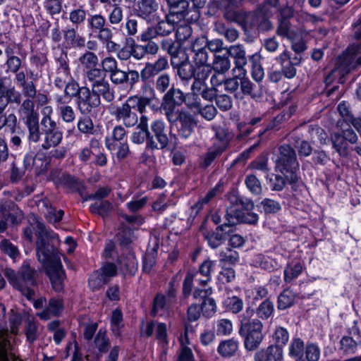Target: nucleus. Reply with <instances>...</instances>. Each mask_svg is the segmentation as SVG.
Instances as JSON below:
<instances>
[{
    "instance_id": "f257e3e1",
    "label": "nucleus",
    "mask_w": 361,
    "mask_h": 361,
    "mask_svg": "<svg viewBox=\"0 0 361 361\" xmlns=\"http://www.w3.org/2000/svg\"><path fill=\"white\" fill-rule=\"evenodd\" d=\"M35 233L36 252L38 261L42 264L51 282L53 288L60 292L63 288L66 275L61 258L56 247L60 243L58 235L47 229L44 224L35 219L34 223L24 229V237L32 241V233Z\"/></svg>"
},
{
    "instance_id": "f03ea898",
    "label": "nucleus",
    "mask_w": 361,
    "mask_h": 361,
    "mask_svg": "<svg viewBox=\"0 0 361 361\" xmlns=\"http://www.w3.org/2000/svg\"><path fill=\"white\" fill-rule=\"evenodd\" d=\"M5 276L15 289L19 290L28 300L32 299L35 295L32 288L37 285V271L31 267L30 260L23 262L18 274L11 269H6Z\"/></svg>"
},
{
    "instance_id": "7ed1b4c3",
    "label": "nucleus",
    "mask_w": 361,
    "mask_h": 361,
    "mask_svg": "<svg viewBox=\"0 0 361 361\" xmlns=\"http://www.w3.org/2000/svg\"><path fill=\"white\" fill-rule=\"evenodd\" d=\"M252 314V310H246L241 317L238 331L240 336L243 338L245 348L248 351L256 350L264 339L263 324L259 319H250Z\"/></svg>"
},
{
    "instance_id": "20e7f679",
    "label": "nucleus",
    "mask_w": 361,
    "mask_h": 361,
    "mask_svg": "<svg viewBox=\"0 0 361 361\" xmlns=\"http://www.w3.org/2000/svg\"><path fill=\"white\" fill-rule=\"evenodd\" d=\"M274 163L275 170L286 176L290 184L298 182L300 164L295 151L290 145L284 144L279 147Z\"/></svg>"
},
{
    "instance_id": "39448f33",
    "label": "nucleus",
    "mask_w": 361,
    "mask_h": 361,
    "mask_svg": "<svg viewBox=\"0 0 361 361\" xmlns=\"http://www.w3.org/2000/svg\"><path fill=\"white\" fill-rule=\"evenodd\" d=\"M135 111L140 114H143L146 111L141 100L135 97H129L121 105L112 106L109 108V114L126 128H132L137 125L138 116Z\"/></svg>"
},
{
    "instance_id": "423d86ee",
    "label": "nucleus",
    "mask_w": 361,
    "mask_h": 361,
    "mask_svg": "<svg viewBox=\"0 0 361 361\" xmlns=\"http://www.w3.org/2000/svg\"><path fill=\"white\" fill-rule=\"evenodd\" d=\"M20 119L25 125L27 131V140L30 143H38L41 140L39 125V114L35 109V102L30 99H25L18 109Z\"/></svg>"
},
{
    "instance_id": "0eeeda50",
    "label": "nucleus",
    "mask_w": 361,
    "mask_h": 361,
    "mask_svg": "<svg viewBox=\"0 0 361 361\" xmlns=\"http://www.w3.org/2000/svg\"><path fill=\"white\" fill-rule=\"evenodd\" d=\"M165 116L170 124L173 125L177 123L178 134L183 139H188L193 133L197 125L195 115L184 109H180Z\"/></svg>"
},
{
    "instance_id": "6e6552de",
    "label": "nucleus",
    "mask_w": 361,
    "mask_h": 361,
    "mask_svg": "<svg viewBox=\"0 0 361 361\" xmlns=\"http://www.w3.org/2000/svg\"><path fill=\"white\" fill-rule=\"evenodd\" d=\"M330 140L333 148L338 155L346 157L349 154V144H356L358 141V136L355 130L349 127L331 133Z\"/></svg>"
},
{
    "instance_id": "1a4fd4ad",
    "label": "nucleus",
    "mask_w": 361,
    "mask_h": 361,
    "mask_svg": "<svg viewBox=\"0 0 361 361\" xmlns=\"http://www.w3.org/2000/svg\"><path fill=\"white\" fill-rule=\"evenodd\" d=\"M170 8L169 15H172L178 23L185 20L187 23L197 21L200 18L199 11L190 6L186 0H173V4H168Z\"/></svg>"
},
{
    "instance_id": "9d476101",
    "label": "nucleus",
    "mask_w": 361,
    "mask_h": 361,
    "mask_svg": "<svg viewBox=\"0 0 361 361\" xmlns=\"http://www.w3.org/2000/svg\"><path fill=\"white\" fill-rule=\"evenodd\" d=\"M149 140L146 142V150L163 149L169 144V138L166 133V124L160 119L153 121L151 123Z\"/></svg>"
},
{
    "instance_id": "9b49d317",
    "label": "nucleus",
    "mask_w": 361,
    "mask_h": 361,
    "mask_svg": "<svg viewBox=\"0 0 361 361\" xmlns=\"http://www.w3.org/2000/svg\"><path fill=\"white\" fill-rule=\"evenodd\" d=\"M101 104V99L97 95L86 86H82L80 94L75 99L77 109L82 115L87 116L93 109L97 108Z\"/></svg>"
},
{
    "instance_id": "f8f14e48",
    "label": "nucleus",
    "mask_w": 361,
    "mask_h": 361,
    "mask_svg": "<svg viewBox=\"0 0 361 361\" xmlns=\"http://www.w3.org/2000/svg\"><path fill=\"white\" fill-rule=\"evenodd\" d=\"M276 33L279 36L286 38L290 42L291 49L295 52V55L300 56V54L307 49V46L301 35L296 32L291 26L287 25L286 22L280 23Z\"/></svg>"
},
{
    "instance_id": "ddd939ff",
    "label": "nucleus",
    "mask_w": 361,
    "mask_h": 361,
    "mask_svg": "<svg viewBox=\"0 0 361 361\" xmlns=\"http://www.w3.org/2000/svg\"><path fill=\"white\" fill-rule=\"evenodd\" d=\"M159 4L157 0H138L133 12L139 18L147 23H152L159 18Z\"/></svg>"
},
{
    "instance_id": "4468645a",
    "label": "nucleus",
    "mask_w": 361,
    "mask_h": 361,
    "mask_svg": "<svg viewBox=\"0 0 361 361\" xmlns=\"http://www.w3.org/2000/svg\"><path fill=\"white\" fill-rule=\"evenodd\" d=\"M224 218L225 221L220 227L221 229H224V226H232L240 222L255 224L258 221L259 216L256 213L250 212H247L245 214L233 207H231L227 209Z\"/></svg>"
},
{
    "instance_id": "2eb2a0df",
    "label": "nucleus",
    "mask_w": 361,
    "mask_h": 361,
    "mask_svg": "<svg viewBox=\"0 0 361 361\" xmlns=\"http://www.w3.org/2000/svg\"><path fill=\"white\" fill-rule=\"evenodd\" d=\"M41 147L48 150L51 147H57L62 141L63 132L60 130L57 123L42 126Z\"/></svg>"
},
{
    "instance_id": "dca6fc26",
    "label": "nucleus",
    "mask_w": 361,
    "mask_h": 361,
    "mask_svg": "<svg viewBox=\"0 0 361 361\" xmlns=\"http://www.w3.org/2000/svg\"><path fill=\"white\" fill-rule=\"evenodd\" d=\"M275 59L281 66L283 75L288 79H292L297 73L295 66L300 64L302 59L300 56H292L291 53L285 49Z\"/></svg>"
},
{
    "instance_id": "f3484780",
    "label": "nucleus",
    "mask_w": 361,
    "mask_h": 361,
    "mask_svg": "<svg viewBox=\"0 0 361 361\" xmlns=\"http://www.w3.org/2000/svg\"><path fill=\"white\" fill-rule=\"evenodd\" d=\"M185 102L184 93L178 88L171 87L163 97L161 105L164 114L167 116L180 110L177 107L181 106Z\"/></svg>"
},
{
    "instance_id": "a211bd4d",
    "label": "nucleus",
    "mask_w": 361,
    "mask_h": 361,
    "mask_svg": "<svg viewBox=\"0 0 361 361\" xmlns=\"http://www.w3.org/2000/svg\"><path fill=\"white\" fill-rule=\"evenodd\" d=\"M155 25L148 26L146 30H148L151 35H154L156 37H166L170 35L176 28L178 22L173 19L172 15L168 13L165 16L164 19L158 18Z\"/></svg>"
},
{
    "instance_id": "6ab92c4d",
    "label": "nucleus",
    "mask_w": 361,
    "mask_h": 361,
    "mask_svg": "<svg viewBox=\"0 0 361 361\" xmlns=\"http://www.w3.org/2000/svg\"><path fill=\"white\" fill-rule=\"evenodd\" d=\"M169 68L168 59L165 56H159L153 63H147L140 71V79L142 82H147L155 75L167 70Z\"/></svg>"
},
{
    "instance_id": "aec40b11",
    "label": "nucleus",
    "mask_w": 361,
    "mask_h": 361,
    "mask_svg": "<svg viewBox=\"0 0 361 361\" xmlns=\"http://www.w3.org/2000/svg\"><path fill=\"white\" fill-rule=\"evenodd\" d=\"M226 54L228 57L231 56L234 60L235 67L233 68V72L235 73L236 70L238 71H243L245 69V66L247 63V59L246 57V51L244 47L241 44L231 45L226 49Z\"/></svg>"
},
{
    "instance_id": "412c9836",
    "label": "nucleus",
    "mask_w": 361,
    "mask_h": 361,
    "mask_svg": "<svg viewBox=\"0 0 361 361\" xmlns=\"http://www.w3.org/2000/svg\"><path fill=\"white\" fill-rule=\"evenodd\" d=\"M212 130L214 132L212 147L224 152L228 147L231 140V135L228 130L220 126H213Z\"/></svg>"
},
{
    "instance_id": "4be33fe9",
    "label": "nucleus",
    "mask_w": 361,
    "mask_h": 361,
    "mask_svg": "<svg viewBox=\"0 0 361 361\" xmlns=\"http://www.w3.org/2000/svg\"><path fill=\"white\" fill-rule=\"evenodd\" d=\"M255 361H282L283 350L278 345H271L255 353Z\"/></svg>"
},
{
    "instance_id": "5701e85b",
    "label": "nucleus",
    "mask_w": 361,
    "mask_h": 361,
    "mask_svg": "<svg viewBox=\"0 0 361 361\" xmlns=\"http://www.w3.org/2000/svg\"><path fill=\"white\" fill-rule=\"evenodd\" d=\"M239 83V92L236 94V99H242L245 96L256 97L257 85L247 76L246 70L240 72Z\"/></svg>"
},
{
    "instance_id": "b1692460",
    "label": "nucleus",
    "mask_w": 361,
    "mask_h": 361,
    "mask_svg": "<svg viewBox=\"0 0 361 361\" xmlns=\"http://www.w3.org/2000/svg\"><path fill=\"white\" fill-rule=\"evenodd\" d=\"M43 326L36 321L33 316L28 315L25 320L24 331L26 340L30 344H32L39 336Z\"/></svg>"
},
{
    "instance_id": "393cba45",
    "label": "nucleus",
    "mask_w": 361,
    "mask_h": 361,
    "mask_svg": "<svg viewBox=\"0 0 361 361\" xmlns=\"http://www.w3.org/2000/svg\"><path fill=\"white\" fill-rule=\"evenodd\" d=\"M91 90L93 94L100 98L102 97L106 102H111L115 99V92L106 79L92 85Z\"/></svg>"
},
{
    "instance_id": "a878e982",
    "label": "nucleus",
    "mask_w": 361,
    "mask_h": 361,
    "mask_svg": "<svg viewBox=\"0 0 361 361\" xmlns=\"http://www.w3.org/2000/svg\"><path fill=\"white\" fill-rule=\"evenodd\" d=\"M271 13L264 12V9H257L252 14V27H257L259 30L268 31L272 28V24L269 20Z\"/></svg>"
},
{
    "instance_id": "bb28decb",
    "label": "nucleus",
    "mask_w": 361,
    "mask_h": 361,
    "mask_svg": "<svg viewBox=\"0 0 361 361\" xmlns=\"http://www.w3.org/2000/svg\"><path fill=\"white\" fill-rule=\"evenodd\" d=\"M157 37L151 35L150 32L146 29L141 32L137 37L138 41L145 42V44H142L146 54L155 56L159 51V44L154 41Z\"/></svg>"
},
{
    "instance_id": "cd10ccee",
    "label": "nucleus",
    "mask_w": 361,
    "mask_h": 361,
    "mask_svg": "<svg viewBox=\"0 0 361 361\" xmlns=\"http://www.w3.org/2000/svg\"><path fill=\"white\" fill-rule=\"evenodd\" d=\"M224 17L228 21L245 26L248 15L244 11L238 9V7L225 6Z\"/></svg>"
},
{
    "instance_id": "c85d7f7f",
    "label": "nucleus",
    "mask_w": 361,
    "mask_h": 361,
    "mask_svg": "<svg viewBox=\"0 0 361 361\" xmlns=\"http://www.w3.org/2000/svg\"><path fill=\"white\" fill-rule=\"evenodd\" d=\"M217 256L220 267L235 265L240 260L238 252L229 247L221 249Z\"/></svg>"
},
{
    "instance_id": "c756f323",
    "label": "nucleus",
    "mask_w": 361,
    "mask_h": 361,
    "mask_svg": "<svg viewBox=\"0 0 361 361\" xmlns=\"http://www.w3.org/2000/svg\"><path fill=\"white\" fill-rule=\"evenodd\" d=\"M200 42H204L203 37L196 39L192 44V51L195 53L193 56V66L209 65L210 63H208V51L205 47H199V45L201 46Z\"/></svg>"
},
{
    "instance_id": "7c9ffc66",
    "label": "nucleus",
    "mask_w": 361,
    "mask_h": 361,
    "mask_svg": "<svg viewBox=\"0 0 361 361\" xmlns=\"http://www.w3.org/2000/svg\"><path fill=\"white\" fill-rule=\"evenodd\" d=\"M64 41L73 47H84L85 37L78 33L76 28L68 27L63 31Z\"/></svg>"
},
{
    "instance_id": "2f4dec72",
    "label": "nucleus",
    "mask_w": 361,
    "mask_h": 361,
    "mask_svg": "<svg viewBox=\"0 0 361 361\" xmlns=\"http://www.w3.org/2000/svg\"><path fill=\"white\" fill-rule=\"evenodd\" d=\"M361 52V46L349 47L344 56V61L349 70L356 69L361 66V56L357 54Z\"/></svg>"
},
{
    "instance_id": "473e14b6",
    "label": "nucleus",
    "mask_w": 361,
    "mask_h": 361,
    "mask_svg": "<svg viewBox=\"0 0 361 361\" xmlns=\"http://www.w3.org/2000/svg\"><path fill=\"white\" fill-rule=\"evenodd\" d=\"M126 132L122 126H116L112 131L111 137H106L105 145L108 150L113 152L116 149V142L122 140L126 136Z\"/></svg>"
},
{
    "instance_id": "72a5a7b5",
    "label": "nucleus",
    "mask_w": 361,
    "mask_h": 361,
    "mask_svg": "<svg viewBox=\"0 0 361 361\" xmlns=\"http://www.w3.org/2000/svg\"><path fill=\"white\" fill-rule=\"evenodd\" d=\"M239 343L234 338L223 341L217 348V352L223 357H231L238 348Z\"/></svg>"
},
{
    "instance_id": "f704fd0d",
    "label": "nucleus",
    "mask_w": 361,
    "mask_h": 361,
    "mask_svg": "<svg viewBox=\"0 0 361 361\" xmlns=\"http://www.w3.org/2000/svg\"><path fill=\"white\" fill-rule=\"evenodd\" d=\"M173 67L177 69V75L183 82H188L194 77V66L189 62L183 61L179 64L173 65Z\"/></svg>"
},
{
    "instance_id": "c9c22d12",
    "label": "nucleus",
    "mask_w": 361,
    "mask_h": 361,
    "mask_svg": "<svg viewBox=\"0 0 361 361\" xmlns=\"http://www.w3.org/2000/svg\"><path fill=\"white\" fill-rule=\"evenodd\" d=\"M214 71L226 73L231 68V63L227 54L215 55L212 63Z\"/></svg>"
},
{
    "instance_id": "e433bc0d",
    "label": "nucleus",
    "mask_w": 361,
    "mask_h": 361,
    "mask_svg": "<svg viewBox=\"0 0 361 361\" xmlns=\"http://www.w3.org/2000/svg\"><path fill=\"white\" fill-rule=\"evenodd\" d=\"M10 341L8 334L0 333V361H16L15 355L9 353Z\"/></svg>"
},
{
    "instance_id": "4c0bfd02",
    "label": "nucleus",
    "mask_w": 361,
    "mask_h": 361,
    "mask_svg": "<svg viewBox=\"0 0 361 361\" xmlns=\"http://www.w3.org/2000/svg\"><path fill=\"white\" fill-rule=\"evenodd\" d=\"M304 350L303 341L299 338H293L288 347V355L296 361H303Z\"/></svg>"
},
{
    "instance_id": "58836bf2",
    "label": "nucleus",
    "mask_w": 361,
    "mask_h": 361,
    "mask_svg": "<svg viewBox=\"0 0 361 361\" xmlns=\"http://www.w3.org/2000/svg\"><path fill=\"white\" fill-rule=\"evenodd\" d=\"M222 226H219L216 231L212 232V233H208L205 235V238L207 239L208 244L210 247L215 249L219 247L223 241L225 239V234L223 233L224 231L225 233L227 232L226 231V228L228 226H224V229H221L220 227Z\"/></svg>"
},
{
    "instance_id": "ea45409f",
    "label": "nucleus",
    "mask_w": 361,
    "mask_h": 361,
    "mask_svg": "<svg viewBox=\"0 0 361 361\" xmlns=\"http://www.w3.org/2000/svg\"><path fill=\"white\" fill-rule=\"evenodd\" d=\"M78 61L84 71L97 66L99 63V58L94 52L86 51L79 56Z\"/></svg>"
},
{
    "instance_id": "a19ab883",
    "label": "nucleus",
    "mask_w": 361,
    "mask_h": 361,
    "mask_svg": "<svg viewBox=\"0 0 361 361\" xmlns=\"http://www.w3.org/2000/svg\"><path fill=\"white\" fill-rule=\"evenodd\" d=\"M259 60V55L257 53L252 54L250 57V61L252 63V78L257 82H261L264 77V71Z\"/></svg>"
},
{
    "instance_id": "79ce46f5",
    "label": "nucleus",
    "mask_w": 361,
    "mask_h": 361,
    "mask_svg": "<svg viewBox=\"0 0 361 361\" xmlns=\"http://www.w3.org/2000/svg\"><path fill=\"white\" fill-rule=\"evenodd\" d=\"M303 270V267L300 262L295 264H288L283 273V279L286 283H291L296 279Z\"/></svg>"
},
{
    "instance_id": "37998d69",
    "label": "nucleus",
    "mask_w": 361,
    "mask_h": 361,
    "mask_svg": "<svg viewBox=\"0 0 361 361\" xmlns=\"http://www.w3.org/2000/svg\"><path fill=\"white\" fill-rule=\"evenodd\" d=\"M83 77L85 82H90L91 86L106 79V75L103 73L101 68H97V66L84 71Z\"/></svg>"
},
{
    "instance_id": "c03bdc74",
    "label": "nucleus",
    "mask_w": 361,
    "mask_h": 361,
    "mask_svg": "<svg viewBox=\"0 0 361 361\" xmlns=\"http://www.w3.org/2000/svg\"><path fill=\"white\" fill-rule=\"evenodd\" d=\"M87 11L82 6H78L72 9L68 14V20L76 28L82 25L87 18Z\"/></svg>"
},
{
    "instance_id": "a18cd8bd",
    "label": "nucleus",
    "mask_w": 361,
    "mask_h": 361,
    "mask_svg": "<svg viewBox=\"0 0 361 361\" xmlns=\"http://www.w3.org/2000/svg\"><path fill=\"white\" fill-rule=\"evenodd\" d=\"M94 344L99 353H105L108 351L110 347V342L105 330L102 329L99 330L94 338Z\"/></svg>"
},
{
    "instance_id": "49530a36",
    "label": "nucleus",
    "mask_w": 361,
    "mask_h": 361,
    "mask_svg": "<svg viewBox=\"0 0 361 361\" xmlns=\"http://www.w3.org/2000/svg\"><path fill=\"white\" fill-rule=\"evenodd\" d=\"M295 298V295L292 290L289 289H285L282 293H280L278 297V309L286 310L290 307L293 305Z\"/></svg>"
},
{
    "instance_id": "de8ad7c7",
    "label": "nucleus",
    "mask_w": 361,
    "mask_h": 361,
    "mask_svg": "<svg viewBox=\"0 0 361 361\" xmlns=\"http://www.w3.org/2000/svg\"><path fill=\"white\" fill-rule=\"evenodd\" d=\"M215 30L230 42L235 41L239 36V32L236 29L227 27L223 23H216L215 24Z\"/></svg>"
},
{
    "instance_id": "09e8293b",
    "label": "nucleus",
    "mask_w": 361,
    "mask_h": 361,
    "mask_svg": "<svg viewBox=\"0 0 361 361\" xmlns=\"http://www.w3.org/2000/svg\"><path fill=\"white\" fill-rule=\"evenodd\" d=\"M216 265V262L211 259L204 261L199 267V273L203 276L204 279H200L199 283L206 285L211 280V274Z\"/></svg>"
},
{
    "instance_id": "8fccbe9b",
    "label": "nucleus",
    "mask_w": 361,
    "mask_h": 361,
    "mask_svg": "<svg viewBox=\"0 0 361 361\" xmlns=\"http://www.w3.org/2000/svg\"><path fill=\"white\" fill-rule=\"evenodd\" d=\"M60 183L64 188L73 192H80L82 188V183L69 174H63Z\"/></svg>"
},
{
    "instance_id": "3c124183",
    "label": "nucleus",
    "mask_w": 361,
    "mask_h": 361,
    "mask_svg": "<svg viewBox=\"0 0 361 361\" xmlns=\"http://www.w3.org/2000/svg\"><path fill=\"white\" fill-rule=\"evenodd\" d=\"M145 84L141 87L142 95H133V97H135L137 99H140L142 104H144V109L146 110L147 106H148L151 101L152 98L155 95V91L154 87L147 82H144Z\"/></svg>"
},
{
    "instance_id": "603ef678",
    "label": "nucleus",
    "mask_w": 361,
    "mask_h": 361,
    "mask_svg": "<svg viewBox=\"0 0 361 361\" xmlns=\"http://www.w3.org/2000/svg\"><path fill=\"white\" fill-rule=\"evenodd\" d=\"M106 18L101 14H94L87 18V27L92 32H97L106 25Z\"/></svg>"
},
{
    "instance_id": "864d4df0",
    "label": "nucleus",
    "mask_w": 361,
    "mask_h": 361,
    "mask_svg": "<svg viewBox=\"0 0 361 361\" xmlns=\"http://www.w3.org/2000/svg\"><path fill=\"white\" fill-rule=\"evenodd\" d=\"M167 326L165 323L157 322L155 329V338L163 348L169 345Z\"/></svg>"
},
{
    "instance_id": "5fc2aeb1",
    "label": "nucleus",
    "mask_w": 361,
    "mask_h": 361,
    "mask_svg": "<svg viewBox=\"0 0 361 361\" xmlns=\"http://www.w3.org/2000/svg\"><path fill=\"white\" fill-rule=\"evenodd\" d=\"M240 78V71L233 77L228 78L224 82V89L226 92L233 94L234 97L236 99V94L239 92Z\"/></svg>"
},
{
    "instance_id": "6e6d98bb",
    "label": "nucleus",
    "mask_w": 361,
    "mask_h": 361,
    "mask_svg": "<svg viewBox=\"0 0 361 361\" xmlns=\"http://www.w3.org/2000/svg\"><path fill=\"white\" fill-rule=\"evenodd\" d=\"M274 310V303L269 300H265L257 308L256 313L258 317L267 319L273 314Z\"/></svg>"
},
{
    "instance_id": "4d7b16f0",
    "label": "nucleus",
    "mask_w": 361,
    "mask_h": 361,
    "mask_svg": "<svg viewBox=\"0 0 361 361\" xmlns=\"http://www.w3.org/2000/svg\"><path fill=\"white\" fill-rule=\"evenodd\" d=\"M266 178L269 181V184L271 190L281 191L286 185V180L281 175L267 173Z\"/></svg>"
},
{
    "instance_id": "13d9d810",
    "label": "nucleus",
    "mask_w": 361,
    "mask_h": 361,
    "mask_svg": "<svg viewBox=\"0 0 361 361\" xmlns=\"http://www.w3.org/2000/svg\"><path fill=\"white\" fill-rule=\"evenodd\" d=\"M216 331L219 336H228L233 331V324L228 319H220L215 322Z\"/></svg>"
},
{
    "instance_id": "bf43d9fd",
    "label": "nucleus",
    "mask_w": 361,
    "mask_h": 361,
    "mask_svg": "<svg viewBox=\"0 0 361 361\" xmlns=\"http://www.w3.org/2000/svg\"><path fill=\"white\" fill-rule=\"evenodd\" d=\"M100 65L103 73L111 75L118 68L116 59L114 56H106L101 60Z\"/></svg>"
},
{
    "instance_id": "052dcab7",
    "label": "nucleus",
    "mask_w": 361,
    "mask_h": 361,
    "mask_svg": "<svg viewBox=\"0 0 361 361\" xmlns=\"http://www.w3.org/2000/svg\"><path fill=\"white\" fill-rule=\"evenodd\" d=\"M59 116L62 121L66 123H72L76 118L75 110L71 106L63 105L58 107Z\"/></svg>"
},
{
    "instance_id": "680f3d73",
    "label": "nucleus",
    "mask_w": 361,
    "mask_h": 361,
    "mask_svg": "<svg viewBox=\"0 0 361 361\" xmlns=\"http://www.w3.org/2000/svg\"><path fill=\"white\" fill-rule=\"evenodd\" d=\"M172 305L168 303V300L164 295L157 294L154 299V305L152 314L155 316L160 310H167Z\"/></svg>"
},
{
    "instance_id": "e2e57ef3",
    "label": "nucleus",
    "mask_w": 361,
    "mask_h": 361,
    "mask_svg": "<svg viewBox=\"0 0 361 361\" xmlns=\"http://www.w3.org/2000/svg\"><path fill=\"white\" fill-rule=\"evenodd\" d=\"M78 129L80 132L84 134H93L94 124L92 120L85 116L82 115L78 118L77 123Z\"/></svg>"
},
{
    "instance_id": "0e129e2a",
    "label": "nucleus",
    "mask_w": 361,
    "mask_h": 361,
    "mask_svg": "<svg viewBox=\"0 0 361 361\" xmlns=\"http://www.w3.org/2000/svg\"><path fill=\"white\" fill-rule=\"evenodd\" d=\"M149 199L147 196L138 197H134L130 202L126 203V207L129 210V212L132 213H135L142 209H143Z\"/></svg>"
},
{
    "instance_id": "69168bd1",
    "label": "nucleus",
    "mask_w": 361,
    "mask_h": 361,
    "mask_svg": "<svg viewBox=\"0 0 361 361\" xmlns=\"http://www.w3.org/2000/svg\"><path fill=\"white\" fill-rule=\"evenodd\" d=\"M215 103L221 111H228L233 107V99L226 94H217Z\"/></svg>"
},
{
    "instance_id": "338daca9",
    "label": "nucleus",
    "mask_w": 361,
    "mask_h": 361,
    "mask_svg": "<svg viewBox=\"0 0 361 361\" xmlns=\"http://www.w3.org/2000/svg\"><path fill=\"white\" fill-rule=\"evenodd\" d=\"M245 183L247 189L254 195H260L262 191L261 183L255 175L246 176Z\"/></svg>"
},
{
    "instance_id": "774afa93",
    "label": "nucleus",
    "mask_w": 361,
    "mask_h": 361,
    "mask_svg": "<svg viewBox=\"0 0 361 361\" xmlns=\"http://www.w3.org/2000/svg\"><path fill=\"white\" fill-rule=\"evenodd\" d=\"M200 307L203 316L207 318L212 317L216 312V304L212 298H204Z\"/></svg>"
}]
</instances>
